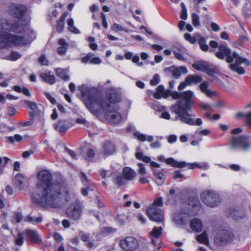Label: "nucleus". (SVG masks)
Wrapping results in <instances>:
<instances>
[{
  "instance_id": "c85d7f7f",
  "label": "nucleus",
  "mask_w": 251,
  "mask_h": 251,
  "mask_svg": "<svg viewBox=\"0 0 251 251\" xmlns=\"http://www.w3.org/2000/svg\"><path fill=\"white\" fill-rule=\"evenodd\" d=\"M78 176L84 186H95L94 184L88 179L87 175L83 172H80Z\"/></svg>"
},
{
  "instance_id": "de8ad7c7",
  "label": "nucleus",
  "mask_w": 251,
  "mask_h": 251,
  "mask_svg": "<svg viewBox=\"0 0 251 251\" xmlns=\"http://www.w3.org/2000/svg\"><path fill=\"white\" fill-rule=\"evenodd\" d=\"M138 172L139 175L144 176L146 174L147 171L145 168V165L141 163H139L138 164Z\"/></svg>"
},
{
  "instance_id": "b1692460",
  "label": "nucleus",
  "mask_w": 251,
  "mask_h": 251,
  "mask_svg": "<svg viewBox=\"0 0 251 251\" xmlns=\"http://www.w3.org/2000/svg\"><path fill=\"white\" fill-rule=\"evenodd\" d=\"M190 227L194 231L200 233L202 230L203 225L199 219L195 218L191 220Z\"/></svg>"
},
{
  "instance_id": "f8f14e48",
  "label": "nucleus",
  "mask_w": 251,
  "mask_h": 251,
  "mask_svg": "<svg viewBox=\"0 0 251 251\" xmlns=\"http://www.w3.org/2000/svg\"><path fill=\"white\" fill-rule=\"evenodd\" d=\"M146 213L151 221L158 223H163L164 221L163 211L160 209L153 206L149 207L146 209Z\"/></svg>"
},
{
  "instance_id": "ddd939ff",
  "label": "nucleus",
  "mask_w": 251,
  "mask_h": 251,
  "mask_svg": "<svg viewBox=\"0 0 251 251\" xmlns=\"http://www.w3.org/2000/svg\"><path fill=\"white\" fill-rule=\"evenodd\" d=\"M82 211V209L79 203H72L67 208L66 214L70 219L78 220L80 217Z\"/></svg>"
},
{
  "instance_id": "9d476101",
  "label": "nucleus",
  "mask_w": 251,
  "mask_h": 251,
  "mask_svg": "<svg viewBox=\"0 0 251 251\" xmlns=\"http://www.w3.org/2000/svg\"><path fill=\"white\" fill-rule=\"evenodd\" d=\"M119 246L124 251H135L139 248V243L135 237L129 236L122 238Z\"/></svg>"
},
{
  "instance_id": "5701e85b",
  "label": "nucleus",
  "mask_w": 251,
  "mask_h": 251,
  "mask_svg": "<svg viewBox=\"0 0 251 251\" xmlns=\"http://www.w3.org/2000/svg\"><path fill=\"white\" fill-rule=\"evenodd\" d=\"M153 175L155 177V182L159 186L162 185L166 179V176L163 174V170L161 171L156 169H152Z\"/></svg>"
},
{
  "instance_id": "423d86ee",
  "label": "nucleus",
  "mask_w": 251,
  "mask_h": 251,
  "mask_svg": "<svg viewBox=\"0 0 251 251\" xmlns=\"http://www.w3.org/2000/svg\"><path fill=\"white\" fill-rule=\"evenodd\" d=\"M192 67L199 71H201L209 76H214L215 74L219 73V69L214 65L208 62L201 61L193 63Z\"/></svg>"
},
{
  "instance_id": "0e129e2a",
  "label": "nucleus",
  "mask_w": 251,
  "mask_h": 251,
  "mask_svg": "<svg viewBox=\"0 0 251 251\" xmlns=\"http://www.w3.org/2000/svg\"><path fill=\"white\" fill-rule=\"evenodd\" d=\"M14 219L17 223H20L23 219V215L21 212H17L14 215Z\"/></svg>"
},
{
  "instance_id": "f704fd0d",
  "label": "nucleus",
  "mask_w": 251,
  "mask_h": 251,
  "mask_svg": "<svg viewBox=\"0 0 251 251\" xmlns=\"http://www.w3.org/2000/svg\"><path fill=\"white\" fill-rule=\"evenodd\" d=\"M164 87L163 85H159L156 89V92L153 94V97L155 99H160L164 92Z\"/></svg>"
},
{
  "instance_id": "dca6fc26",
  "label": "nucleus",
  "mask_w": 251,
  "mask_h": 251,
  "mask_svg": "<svg viewBox=\"0 0 251 251\" xmlns=\"http://www.w3.org/2000/svg\"><path fill=\"white\" fill-rule=\"evenodd\" d=\"M23 234L32 243L39 244L42 242V239L36 230L27 229L23 231Z\"/></svg>"
},
{
  "instance_id": "9b49d317",
  "label": "nucleus",
  "mask_w": 251,
  "mask_h": 251,
  "mask_svg": "<svg viewBox=\"0 0 251 251\" xmlns=\"http://www.w3.org/2000/svg\"><path fill=\"white\" fill-rule=\"evenodd\" d=\"M233 238V234L230 231L222 229L219 230L214 238L215 244L219 246H225L230 243Z\"/></svg>"
},
{
  "instance_id": "6ab92c4d",
  "label": "nucleus",
  "mask_w": 251,
  "mask_h": 251,
  "mask_svg": "<svg viewBox=\"0 0 251 251\" xmlns=\"http://www.w3.org/2000/svg\"><path fill=\"white\" fill-rule=\"evenodd\" d=\"M163 228L161 226L153 227L152 231L150 233V237L151 239V243L152 245L157 246L159 245L157 243L156 240H158L162 235Z\"/></svg>"
},
{
  "instance_id": "79ce46f5",
  "label": "nucleus",
  "mask_w": 251,
  "mask_h": 251,
  "mask_svg": "<svg viewBox=\"0 0 251 251\" xmlns=\"http://www.w3.org/2000/svg\"><path fill=\"white\" fill-rule=\"evenodd\" d=\"M184 38L191 44H194L196 42V38L195 37L192 36L189 33H186L184 34Z\"/></svg>"
},
{
  "instance_id": "4be33fe9",
  "label": "nucleus",
  "mask_w": 251,
  "mask_h": 251,
  "mask_svg": "<svg viewBox=\"0 0 251 251\" xmlns=\"http://www.w3.org/2000/svg\"><path fill=\"white\" fill-rule=\"evenodd\" d=\"M54 128L60 134H65L69 129V123L66 120H59L53 125Z\"/></svg>"
},
{
  "instance_id": "6e6d98bb",
  "label": "nucleus",
  "mask_w": 251,
  "mask_h": 251,
  "mask_svg": "<svg viewBox=\"0 0 251 251\" xmlns=\"http://www.w3.org/2000/svg\"><path fill=\"white\" fill-rule=\"evenodd\" d=\"M38 61L43 65H48L49 61L47 59L44 54H42L40 55Z\"/></svg>"
},
{
  "instance_id": "a18cd8bd",
  "label": "nucleus",
  "mask_w": 251,
  "mask_h": 251,
  "mask_svg": "<svg viewBox=\"0 0 251 251\" xmlns=\"http://www.w3.org/2000/svg\"><path fill=\"white\" fill-rule=\"evenodd\" d=\"M23 233H19L17 238L15 239V243L16 245L22 246L24 243Z\"/></svg>"
},
{
  "instance_id": "09e8293b",
  "label": "nucleus",
  "mask_w": 251,
  "mask_h": 251,
  "mask_svg": "<svg viewBox=\"0 0 251 251\" xmlns=\"http://www.w3.org/2000/svg\"><path fill=\"white\" fill-rule=\"evenodd\" d=\"M160 82V78L158 74H156L154 75L152 79L150 81V85L151 86H156Z\"/></svg>"
},
{
  "instance_id": "2eb2a0df",
  "label": "nucleus",
  "mask_w": 251,
  "mask_h": 251,
  "mask_svg": "<svg viewBox=\"0 0 251 251\" xmlns=\"http://www.w3.org/2000/svg\"><path fill=\"white\" fill-rule=\"evenodd\" d=\"M27 8L25 6L20 4H12L11 11L13 16L17 19H22L25 15Z\"/></svg>"
},
{
  "instance_id": "4468645a",
  "label": "nucleus",
  "mask_w": 251,
  "mask_h": 251,
  "mask_svg": "<svg viewBox=\"0 0 251 251\" xmlns=\"http://www.w3.org/2000/svg\"><path fill=\"white\" fill-rule=\"evenodd\" d=\"M188 214L192 216L197 215L201 209V204L199 199L197 197L189 198L188 200Z\"/></svg>"
},
{
  "instance_id": "f3484780",
  "label": "nucleus",
  "mask_w": 251,
  "mask_h": 251,
  "mask_svg": "<svg viewBox=\"0 0 251 251\" xmlns=\"http://www.w3.org/2000/svg\"><path fill=\"white\" fill-rule=\"evenodd\" d=\"M226 212L227 217H231L235 220L243 219L246 216L245 210L242 209L230 207L226 210Z\"/></svg>"
},
{
  "instance_id": "e433bc0d",
  "label": "nucleus",
  "mask_w": 251,
  "mask_h": 251,
  "mask_svg": "<svg viewBox=\"0 0 251 251\" xmlns=\"http://www.w3.org/2000/svg\"><path fill=\"white\" fill-rule=\"evenodd\" d=\"M6 33L0 35V49H3L8 47V42Z\"/></svg>"
},
{
  "instance_id": "6e6552de",
  "label": "nucleus",
  "mask_w": 251,
  "mask_h": 251,
  "mask_svg": "<svg viewBox=\"0 0 251 251\" xmlns=\"http://www.w3.org/2000/svg\"><path fill=\"white\" fill-rule=\"evenodd\" d=\"M202 201L209 207L217 206L220 202L219 195L212 190H205L201 194Z\"/></svg>"
},
{
  "instance_id": "2f4dec72",
  "label": "nucleus",
  "mask_w": 251,
  "mask_h": 251,
  "mask_svg": "<svg viewBox=\"0 0 251 251\" xmlns=\"http://www.w3.org/2000/svg\"><path fill=\"white\" fill-rule=\"evenodd\" d=\"M80 236L81 240L84 242H88L87 246L89 248H92L94 246V243L93 242L89 241V234H85L82 231H80L79 233Z\"/></svg>"
},
{
  "instance_id": "473e14b6",
  "label": "nucleus",
  "mask_w": 251,
  "mask_h": 251,
  "mask_svg": "<svg viewBox=\"0 0 251 251\" xmlns=\"http://www.w3.org/2000/svg\"><path fill=\"white\" fill-rule=\"evenodd\" d=\"M196 239L197 241L201 244H202L205 245L209 244L208 238L205 232L198 235L196 237Z\"/></svg>"
},
{
  "instance_id": "bb28decb",
  "label": "nucleus",
  "mask_w": 251,
  "mask_h": 251,
  "mask_svg": "<svg viewBox=\"0 0 251 251\" xmlns=\"http://www.w3.org/2000/svg\"><path fill=\"white\" fill-rule=\"evenodd\" d=\"M40 76L44 82L48 83L50 85L54 84L56 82L55 76L50 75L49 73H42L40 75Z\"/></svg>"
},
{
  "instance_id": "0eeeda50",
  "label": "nucleus",
  "mask_w": 251,
  "mask_h": 251,
  "mask_svg": "<svg viewBox=\"0 0 251 251\" xmlns=\"http://www.w3.org/2000/svg\"><path fill=\"white\" fill-rule=\"evenodd\" d=\"M233 57L235 58V62L229 64V69L239 75H244L245 73V70L240 66L242 63H245L246 65L250 66L251 65V61L245 57H241L238 53H234Z\"/></svg>"
},
{
  "instance_id": "a19ab883",
  "label": "nucleus",
  "mask_w": 251,
  "mask_h": 251,
  "mask_svg": "<svg viewBox=\"0 0 251 251\" xmlns=\"http://www.w3.org/2000/svg\"><path fill=\"white\" fill-rule=\"evenodd\" d=\"M21 57V55L17 51H12L8 56V59L11 61H16Z\"/></svg>"
},
{
  "instance_id": "7ed1b4c3",
  "label": "nucleus",
  "mask_w": 251,
  "mask_h": 251,
  "mask_svg": "<svg viewBox=\"0 0 251 251\" xmlns=\"http://www.w3.org/2000/svg\"><path fill=\"white\" fill-rule=\"evenodd\" d=\"M171 96L174 100L180 99L173 106V108L175 113L179 116L180 121L189 125H194V121L188 113V111H191L192 109L193 92L191 90L183 92L172 91Z\"/></svg>"
},
{
  "instance_id": "8fccbe9b",
  "label": "nucleus",
  "mask_w": 251,
  "mask_h": 251,
  "mask_svg": "<svg viewBox=\"0 0 251 251\" xmlns=\"http://www.w3.org/2000/svg\"><path fill=\"white\" fill-rule=\"evenodd\" d=\"M95 186H85L81 189V193L83 196H87L89 191H92Z\"/></svg>"
},
{
  "instance_id": "49530a36",
  "label": "nucleus",
  "mask_w": 251,
  "mask_h": 251,
  "mask_svg": "<svg viewBox=\"0 0 251 251\" xmlns=\"http://www.w3.org/2000/svg\"><path fill=\"white\" fill-rule=\"evenodd\" d=\"M65 23L57 20V25L56 26V30L58 33H62L64 29Z\"/></svg>"
},
{
  "instance_id": "c756f323",
  "label": "nucleus",
  "mask_w": 251,
  "mask_h": 251,
  "mask_svg": "<svg viewBox=\"0 0 251 251\" xmlns=\"http://www.w3.org/2000/svg\"><path fill=\"white\" fill-rule=\"evenodd\" d=\"M56 75L64 81H68L70 80V76L62 68H58L55 70Z\"/></svg>"
},
{
  "instance_id": "13d9d810",
  "label": "nucleus",
  "mask_w": 251,
  "mask_h": 251,
  "mask_svg": "<svg viewBox=\"0 0 251 251\" xmlns=\"http://www.w3.org/2000/svg\"><path fill=\"white\" fill-rule=\"evenodd\" d=\"M65 150L66 152L70 156L72 157V158L75 159L76 157V153L75 152L70 149H69L68 147H65Z\"/></svg>"
},
{
  "instance_id": "412c9836",
  "label": "nucleus",
  "mask_w": 251,
  "mask_h": 251,
  "mask_svg": "<svg viewBox=\"0 0 251 251\" xmlns=\"http://www.w3.org/2000/svg\"><path fill=\"white\" fill-rule=\"evenodd\" d=\"M102 153L106 155H111L116 151L115 145L108 141H105L102 144Z\"/></svg>"
},
{
  "instance_id": "f03ea898",
  "label": "nucleus",
  "mask_w": 251,
  "mask_h": 251,
  "mask_svg": "<svg viewBox=\"0 0 251 251\" xmlns=\"http://www.w3.org/2000/svg\"><path fill=\"white\" fill-rule=\"evenodd\" d=\"M81 93L84 104L91 113L96 115L101 110H105L107 112L105 117L110 123L118 124L121 122L122 115L118 111L120 109L118 104L122 100V96L116 89H108L104 97L94 95L89 88L82 90Z\"/></svg>"
},
{
  "instance_id": "f257e3e1",
  "label": "nucleus",
  "mask_w": 251,
  "mask_h": 251,
  "mask_svg": "<svg viewBox=\"0 0 251 251\" xmlns=\"http://www.w3.org/2000/svg\"><path fill=\"white\" fill-rule=\"evenodd\" d=\"M40 181L31 195L33 202L44 207L56 208L61 199L66 201L70 193L66 185L59 181H52V174L47 170H41L37 175Z\"/></svg>"
},
{
  "instance_id": "72a5a7b5",
  "label": "nucleus",
  "mask_w": 251,
  "mask_h": 251,
  "mask_svg": "<svg viewBox=\"0 0 251 251\" xmlns=\"http://www.w3.org/2000/svg\"><path fill=\"white\" fill-rule=\"evenodd\" d=\"M135 155L136 159L139 160H142L146 163H149L151 161L150 157L144 155L143 153L142 152H137L135 153Z\"/></svg>"
},
{
  "instance_id": "4d7b16f0",
  "label": "nucleus",
  "mask_w": 251,
  "mask_h": 251,
  "mask_svg": "<svg viewBox=\"0 0 251 251\" xmlns=\"http://www.w3.org/2000/svg\"><path fill=\"white\" fill-rule=\"evenodd\" d=\"M173 53L175 57L179 60L183 61L185 60L183 53L181 51L174 50Z\"/></svg>"
},
{
  "instance_id": "3c124183",
  "label": "nucleus",
  "mask_w": 251,
  "mask_h": 251,
  "mask_svg": "<svg viewBox=\"0 0 251 251\" xmlns=\"http://www.w3.org/2000/svg\"><path fill=\"white\" fill-rule=\"evenodd\" d=\"M93 56L94 54L93 53H88L86 55L81 58V61L83 63L87 64L89 61L90 62L91 57Z\"/></svg>"
},
{
  "instance_id": "864d4df0",
  "label": "nucleus",
  "mask_w": 251,
  "mask_h": 251,
  "mask_svg": "<svg viewBox=\"0 0 251 251\" xmlns=\"http://www.w3.org/2000/svg\"><path fill=\"white\" fill-rule=\"evenodd\" d=\"M181 6L182 10L180 14V18L182 20H185L187 18V9L185 6L183 2L181 3Z\"/></svg>"
},
{
  "instance_id": "a211bd4d",
  "label": "nucleus",
  "mask_w": 251,
  "mask_h": 251,
  "mask_svg": "<svg viewBox=\"0 0 251 251\" xmlns=\"http://www.w3.org/2000/svg\"><path fill=\"white\" fill-rule=\"evenodd\" d=\"M169 71L172 73L173 76L176 78H178L181 75V74H186L187 73V69L185 66H180L179 68L174 66H170L165 69V72Z\"/></svg>"
},
{
  "instance_id": "ea45409f",
  "label": "nucleus",
  "mask_w": 251,
  "mask_h": 251,
  "mask_svg": "<svg viewBox=\"0 0 251 251\" xmlns=\"http://www.w3.org/2000/svg\"><path fill=\"white\" fill-rule=\"evenodd\" d=\"M7 139L10 143L13 144L15 141H17V142H20L22 141L23 139V138L21 135L16 134L14 135V137H8Z\"/></svg>"
},
{
  "instance_id": "aec40b11",
  "label": "nucleus",
  "mask_w": 251,
  "mask_h": 251,
  "mask_svg": "<svg viewBox=\"0 0 251 251\" xmlns=\"http://www.w3.org/2000/svg\"><path fill=\"white\" fill-rule=\"evenodd\" d=\"M122 176L127 181H132L136 177L137 174L135 170L130 167H124L122 169Z\"/></svg>"
},
{
  "instance_id": "20e7f679",
  "label": "nucleus",
  "mask_w": 251,
  "mask_h": 251,
  "mask_svg": "<svg viewBox=\"0 0 251 251\" xmlns=\"http://www.w3.org/2000/svg\"><path fill=\"white\" fill-rule=\"evenodd\" d=\"M20 27V25L18 22L4 18L0 19V32L6 33V37L7 39L8 47L10 46L11 45L20 46L25 44L23 36L10 33V32L21 33Z\"/></svg>"
},
{
  "instance_id": "69168bd1",
  "label": "nucleus",
  "mask_w": 251,
  "mask_h": 251,
  "mask_svg": "<svg viewBox=\"0 0 251 251\" xmlns=\"http://www.w3.org/2000/svg\"><path fill=\"white\" fill-rule=\"evenodd\" d=\"M175 165V167L176 168H183L187 166V163L185 161L178 162L176 161V163Z\"/></svg>"
},
{
  "instance_id": "58836bf2",
  "label": "nucleus",
  "mask_w": 251,
  "mask_h": 251,
  "mask_svg": "<svg viewBox=\"0 0 251 251\" xmlns=\"http://www.w3.org/2000/svg\"><path fill=\"white\" fill-rule=\"evenodd\" d=\"M243 15L248 18L251 17V5L246 4L242 9Z\"/></svg>"
},
{
  "instance_id": "7c9ffc66",
  "label": "nucleus",
  "mask_w": 251,
  "mask_h": 251,
  "mask_svg": "<svg viewBox=\"0 0 251 251\" xmlns=\"http://www.w3.org/2000/svg\"><path fill=\"white\" fill-rule=\"evenodd\" d=\"M198 44L202 51L206 52L209 50V48L208 45L206 44V40L205 37L200 36L198 40Z\"/></svg>"
},
{
  "instance_id": "37998d69",
  "label": "nucleus",
  "mask_w": 251,
  "mask_h": 251,
  "mask_svg": "<svg viewBox=\"0 0 251 251\" xmlns=\"http://www.w3.org/2000/svg\"><path fill=\"white\" fill-rule=\"evenodd\" d=\"M24 102L25 105L28 106L30 109H31L33 111L38 109V106L37 104L34 102H32L28 100H25L24 101Z\"/></svg>"
},
{
  "instance_id": "338daca9",
  "label": "nucleus",
  "mask_w": 251,
  "mask_h": 251,
  "mask_svg": "<svg viewBox=\"0 0 251 251\" xmlns=\"http://www.w3.org/2000/svg\"><path fill=\"white\" fill-rule=\"evenodd\" d=\"M53 237L54 240L58 243L61 242L63 240V238L62 237L60 234L58 232L54 233Z\"/></svg>"
},
{
  "instance_id": "1a4fd4ad",
  "label": "nucleus",
  "mask_w": 251,
  "mask_h": 251,
  "mask_svg": "<svg viewBox=\"0 0 251 251\" xmlns=\"http://www.w3.org/2000/svg\"><path fill=\"white\" fill-rule=\"evenodd\" d=\"M218 50L215 54L217 58L221 60H224L226 58V61L227 63H230V64L233 63L235 59L233 57V54L237 53V52H232L226 43L220 44Z\"/></svg>"
},
{
  "instance_id": "052dcab7",
  "label": "nucleus",
  "mask_w": 251,
  "mask_h": 251,
  "mask_svg": "<svg viewBox=\"0 0 251 251\" xmlns=\"http://www.w3.org/2000/svg\"><path fill=\"white\" fill-rule=\"evenodd\" d=\"M101 60L99 57H92L90 60V63L92 64L98 65L100 64Z\"/></svg>"
},
{
  "instance_id": "774afa93",
  "label": "nucleus",
  "mask_w": 251,
  "mask_h": 251,
  "mask_svg": "<svg viewBox=\"0 0 251 251\" xmlns=\"http://www.w3.org/2000/svg\"><path fill=\"white\" fill-rule=\"evenodd\" d=\"M8 115L10 116H13L16 113V110L13 107H8L7 109Z\"/></svg>"
},
{
  "instance_id": "393cba45",
  "label": "nucleus",
  "mask_w": 251,
  "mask_h": 251,
  "mask_svg": "<svg viewBox=\"0 0 251 251\" xmlns=\"http://www.w3.org/2000/svg\"><path fill=\"white\" fill-rule=\"evenodd\" d=\"M202 80V77L199 75H190L185 78V82L188 85L192 84H198L200 83Z\"/></svg>"
},
{
  "instance_id": "39448f33",
  "label": "nucleus",
  "mask_w": 251,
  "mask_h": 251,
  "mask_svg": "<svg viewBox=\"0 0 251 251\" xmlns=\"http://www.w3.org/2000/svg\"><path fill=\"white\" fill-rule=\"evenodd\" d=\"M251 144L249 137L246 135L232 136L230 141V146L234 150H246Z\"/></svg>"
},
{
  "instance_id": "a878e982",
  "label": "nucleus",
  "mask_w": 251,
  "mask_h": 251,
  "mask_svg": "<svg viewBox=\"0 0 251 251\" xmlns=\"http://www.w3.org/2000/svg\"><path fill=\"white\" fill-rule=\"evenodd\" d=\"M25 178L24 175L21 173H18L15 176L14 183L19 190H22L24 189Z\"/></svg>"
},
{
  "instance_id": "4c0bfd02",
  "label": "nucleus",
  "mask_w": 251,
  "mask_h": 251,
  "mask_svg": "<svg viewBox=\"0 0 251 251\" xmlns=\"http://www.w3.org/2000/svg\"><path fill=\"white\" fill-rule=\"evenodd\" d=\"M86 155L87 159L88 161H91L92 159H93L96 155V151L95 150L91 148L88 149L86 152Z\"/></svg>"
},
{
  "instance_id": "603ef678",
  "label": "nucleus",
  "mask_w": 251,
  "mask_h": 251,
  "mask_svg": "<svg viewBox=\"0 0 251 251\" xmlns=\"http://www.w3.org/2000/svg\"><path fill=\"white\" fill-rule=\"evenodd\" d=\"M134 136L140 141L145 142L147 140V136L146 135L140 133L138 132H135L134 133Z\"/></svg>"
},
{
  "instance_id": "680f3d73",
  "label": "nucleus",
  "mask_w": 251,
  "mask_h": 251,
  "mask_svg": "<svg viewBox=\"0 0 251 251\" xmlns=\"http://www.w3.org/2000/svg\"><path fill=\"white\" fill-rule=\"evenodd\" d=\"M152 206H162L163 205L162 199L161 197H159L154 200L152 203Z\"/></svg>"
},
{
  "instance_id": "c9c22d12",
  "label": "nucleus",
  "mask_w": 251,
  "mask_h": 251,
  "mask_svg": "<svg viewBox=\"0 0 251 251\" xmlns=\"http://www.w3.org/2000/svg\"><path fill=\"white\" fill-rule=\"evenodd\" d=\"M126 180L123 176H118L115 178L114 182L118 187H121L126 184Z\"/></svg>"
},
{
  "instance_id": "bf43d9fd",
  "label": "nucleus",
  "mask_w": 251,
  "mask_h": 251,
  "mask_svg": "<svg viewBox=\"0 0 251 251\" xmlns=\"http://www.w3.org/2000/svg\"><path fill=\"white\" fill-rule=\"evenodd\" d=\"M67 47L60 46L57 48V52L59 55H63L66 53Z\"/></svg>"
},
{
  "instance_id": "5fc2aeb1",
  "label": "nucleus",
  "mask_w": 251,
  "mask_h": 251,
  "mask_svg": "<svg viewBox=\"0 0 251 251\" xmlns=\"http://www.w3.org/2000/svg\"><path fill=\"white\" fill-rule=\"evenodd\" d=\"M44 95L46 98L50 101V102L52 104L55 105L56 104V100L52 96H51V95L49 93L45 92L44 93Z\"/></svg>"
},
{
  "instance_id": "c03bdc74",
  "label": "nucleus",
  "mask_w": 251,
  "mask_h": 251,
  "mask_svg": "<svg viewBox=\"0 0 251 251\" xmlns=\"http://www.w3.org/2000/svg\"><path fill=\"white\" fill-rule=\"evenodd\" d=\"M192 20L193 25L197 27L200 25V20L199 15L194 13L192 14Z\"/></svg>"
},
{
  "instance_id": "e2e57ef3",
  "label": "nucleus",
  "mask_w": 251,
  "mask_h": 251,
  "mask_svg": "<svg viewBox=\"0 0 251 251\" xmlns=\"http://www.w3.org/2000/svg\"><path fill=\"white\" fill-rule=\"evenodd\" d=\"M176 161L174 158L170 157L166 159L165 163L167 165H170L171 166L175 167Z\"/></svg>"
},
{
  "instance_id": "cd10ccee",
  "label": "nucleus",
  "mask_w": 251,
  "mask_h": 251,
  "mask_svg": "<svg viewBox=\"0 0 251 251\" xmlns=\"http://www.w3.org/2000/svg\"><path fill=\"white\" fill-rule=\"evenodd\" d=\"M209 85V84L208 81H204L200 84V88L202 93L210 97L214 95V92L208 89Z\"/></svg>"
}]
</instances>
